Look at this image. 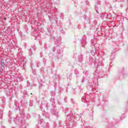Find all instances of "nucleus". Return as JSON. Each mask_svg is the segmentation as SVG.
Segmentation results:
<instances>
[{
    "instance_id": "nucleus-3",
    "label": "nucleus",
    "mask_w": 128,
    "mask_h": 128,
    "mask_svg": "<svg viewBox=\"0 0 128 128\" xmlns=\"http://www.w3.org/2000/svg\"><path fill=\"white\" fill-rule=\"evenodd\" d=\"M43 62H44V64H46V60L44 59Z\"/></svg>"
},
{
    "instance_id": "nucleus-6",
    "label": "nucleus",
    "mask_w": 128,
    "mask_h": 128,
    "mask_svg": "<svg viewBox=\"0 0 128 128\" xmlns=\"http://www.w3.org/2000/svg\"><path fill=\"white\" fill-rule=\"evenodd\" d=\"M120 0H116V2H120Z\"/></svg>"
},
{
    "instance_id": "nucleus-4",
    "label": "nucleus",
    "mask_w": 128,
    "mask_h": 128,
    "mask_svg": "<svg viewBox=\"0 0 128 128\" xmlns=\"http://www.w3.org/2000/svg\"><path fill=\"white\" fill-rule=\"evenodd\" d=\"M36 66L37 68H38V66H40V63L37 62V63L36 64Z\"/></svg>"
},
{
    "instance_id": "nucleus-7",
    "label": "nucleus",
    "mask_w": 128,
    "mask_h": 128,
    "mask_svg": "<svg viewBox=\"0 0 128 128\" xmlns=\"http://www.w3.org/2000/svg\"><path fill=\"white\" fill-rule=\"evenodd\" d=\"M96 12L98 14V10H96Z\"/></svg>"
},
{
    "instance_id": "nucleus-8",
    "label": "nucleus",
    "mask_w": 128,
    "mask_h": 128,
    "mask_svg": "<svg viewBox=\"0 0 128 128\" xmlns=\"http://www.w3.org/2000/svg\"><path fill=\"white\" fill-rule=\"evenodd\" d=\"M30 56H32V52H30Z\"/></svg>"
},
{
    "instance_id": "nucleus-5",
    "label": "nucleus",
    "mask_w": 128,
    "mask_h": 128,
    "mask_svg": "<svg viewBox=\"0 0 128 128\" xmlns=\"http://www.w3.org/2000/svg\"><path fill=\"white\" fill-rule=\"evenodd\" d=\"M30 106H32V103H30Z\"/></svg>"
},
{
    "instance_id": "nucleus-1",
    "label": "nucleus",
    "mask_w": 128,
    "mask_h": 128,
    "mask_svg": "<svg viewBox=\"0 0 128 128\" xmlns=\"http://www.w3.org/2000/svg\"><path fill=\"white\" fill-rule=\"evenodd\" d=\"M1 62H2V64H1L2 66L4 68V62L3 59L2 60Z\"/></svg>"
},
{
    "instance_id": "nucleus-9",
    "label": "nucleus",
    "mask_w": 128,
    "mask_h": 128,
    "mask_svg": "<svg viewBox=\"0 0 128 128\" xmlns=\"http://www.w3.org/2000/svg\"><path fill=\"white\" fill-rule=\"evenodd\" d=\"M12 128H14V127H12Z\"/></svg>"
},
{
    "instance_id": "nucleus-2",
    "label": "nucleus",
    "mask_w": 128,
    "mask_h": 128,
    "mask_svg": "<svg viewBox=\"0 0 128 128\" xmlns=\"http://www.w3.org/2000/svg\"><path fill=\"white\" fill-rule=\"evenodd\" d=\"M86 98V96H83L82 98V102H84V99Z\"/></svg>"
}]
</instances>
